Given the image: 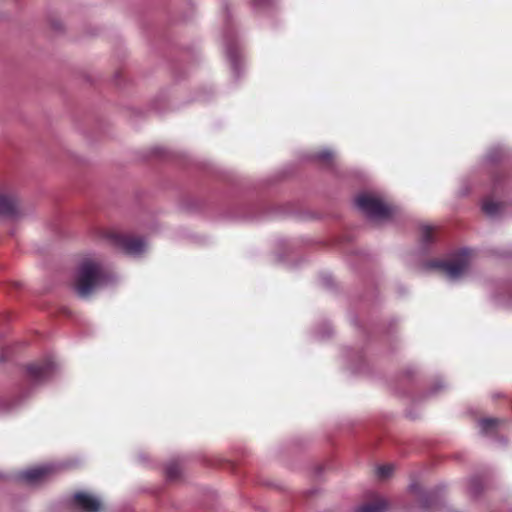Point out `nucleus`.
Wrapping results in <instances>:
<instances>
[{
  "label": "nucleus",
  "mask_w": 512,
  "mask_h": 512,
  "mask_svg": "<svg viewBox=\"0 0 512 512\" xmlns=\"http://www.w3.org/2000/svg\"><path fill=\"white\" fill-rule=\"evenodd\" d=\"M410 488H411L412 490H416V489H417V487H416L415 485H411V487H410Z\"/></svg>",
  "instance_id": "19"
},
{
  "label": "nucleus",
  "mask_w": 512,
  "mask_h": 512,
  "mask_svg": "<svg viewBox=\"0 0 512 512\" xmlns=\"http://www.w3.org/2000/svg\"><path fill=\"white\" fill-rule=\"evenodd\" d=\"M17 213V201L10 195H0V215L14 216Z\"/></svg>",
  "instance_id": "9"
},
{
  "label": "nucleus",
  "mask_w": 512,
  "mask_h": 512,
  "mask_svg": "<svg viewBox=\"0 0 512 512\" xmlns=\"http://www.w3.org/2000/svg\"><path fill=\"white\" fill-rule=\"evenodd\" d=\"M254 1V5L256 7H262L263 6V3H262V0H253Z\"/></svg>",
  "instance_id": "17"
},
{
  "label": "nucleus",
  "mask_w": 512,
  "mask_h": 512,
  "mask_svg": "<svg viewBox=\"0 0 512 512\" xmlns=\"http://www.w3.org/2000/svg\"><path fill=\"white\" fill-rule=\"evenodd\" d=\"M394 471V466L392 464L382 465L377 468V476L380 479L389 478Z\"/></svg>",
  "instance_id": "15"
},
{
  "label": "nucleus",
  "mask_w": 512,
  "mask_h": 512,
  "mask_svg": "<svg viewBox=\"0 0 512 512\" xmlns=\"http://www.w3.org/2000/svg\"><path fill=\"white\" fill-rule=\"evenodd\" d=\"M335 156V151L330 148H323L315 155V158L321 163L328 164L334 159Z\"/></svg>",
  "instance_id": "14"
},
{
  "label": "nucleus",
  "mask_w": 512,
  "mask_h": 512,
  "mask_svg": "<svg viewBox=\"0 0 512 512\" xmlns=\"http://www.w3.org/2000/svg\"><path fill=\"white\" fill-rule=\"evenodd\" d=\"M55 363L47 359L43 363H34L27 367V373L33 381H42L48 378L54 370Z\"/></svg>",
  "instance_id": "7"
},
{
  "label": "nucleus",
  "mask_w": 512,
  "mask_h": 512,
  "mask_svg": "<svg viewBox=\"0 0 512 512\" xmlns=\"http://www.w3.org/2000/svg\"><path fill=\"white\" fill-rule=\"evenodd\" d=\"M108 278V272L100 260L85 258L78 266L73 287L80 298L87 299L105 286Z\"/></svg>",
  "instance_id": "1"
},
{
  "label": "nucleus",
  "mask_w": 512,
  "mask_h": 512,
  "mask_svg": "<svg viewBox=\"0 0 512 512\" xmlns=\"http://www.w3.org/2000/svg\"><path fill=\"white\" fill-rule=\"evenodd\" d=\"M386 508V501L384 499H377L373 503H369L360 507L358 512H383Z\"/></svg>",
  "instance_id": "13"
},
{
  "label": "nucleus",
  "mask_w": 512,
  "mask_h": 512,
  "mask_svg": "<svg viewBox=\"0 0 512 512\" xmlns=\"http://www.w3.org/2000/svg\"><path fill=\"white\" fill-rule=\"evenodd\" d=\"M482 208L487 215L494 217L500 212L501 204L492 198H487L483 201Z\"/></svg>",
  "instance_id": "12"
},
{
  "label": "nucleus",
  "mask_w": 512,
  "mask_h": 512,
  "mask_svg": "<svg viewBox=\"0 0 512 512\" xmlns=\"http://www.w3.org/2000/svg\"><path fill=\"white\" fill-rule=\"evenodd\" d=\"M356 204L371 220H385L392 214V207L376 193L366 192L360 194L356 199Z\"/></svg>",
  "instance_id": "4"
},
{
  "label": "nucleus",
  "mask_w": 512,
  "mask_h": 512,
  "mask_svg": "<svg viewBox=\"0 0 512 512\" xmlns=\"http://www.w3.org/2000/svg\"><path fill=\"white\" fill-rule=\"evenodd\" d=\"M500 420L497 418H484L479 421L481 432L484 434L493 433L500 424Z\"/></svg>",
  "instance_id": "11"
},
{
  "label": "nucleus",
  "mask_w": 512,
  "mask_h": 512,
  "mask_svg": "<svg viewBox=\"0 0 512 512\" xmlns=\"http://www.w3.org/2000/svg\"><path fill=\"white\" fill-rule=\"evenodd\" d=\"M2 409H3V410H5V411H9V410H11L12 408H11V407H6V405H3Z\"/></svg>",
  "instance_id": "18"
},
{
  "label": "nucleus",
  "mask_w": 512,
  "mask_h": 512,
  "mask_svg": "<svg viewBox=\"0 0 512 512\" xmlns=\"http://www.w3.org/2000/svg\"><path fill=\"white\" fill-rule=\"evenodd\" d=\"M419 240L422 249H426L435 240L434 228L429 225H422L419 231Z\"/></svg>",
  "instance_id": "10"
},
{
  "label": "nucleus",
  "mask_w": 512,
  "mask_h": 512,
  "mask_svg": "<svg viewBox=\"0 0 512 512\" xmlns=\"http://www.w3.org/2000/svg\"><path fill=\"white\" fill-rule=\"evenodd\" d=\"M226 65H228L231 78L238 81L246 71V56L244 45L231 38L226 32Z\"/></svg>",
  "instance_id": "5"
},
{
  "label": "nucleus",
  "mask_w": 512,
  "mask_h": 512,
  "mask_svg": "<svg viewBox=\"0 0 512 512\" xmlns=\"http://www.w3.org/2000/svg\"><path fill=\"white\" fill-rule=\"evenodd\" d=\"M166 474L170 479L176 478L180 474V467L177 463H169L166 466Z\"/></svg>",
  "instance_id": "16"
},
{
  "label": "nucleus",
  "mask_w": 512,
  "mask_h": 512,
  "mask_svg": "<svg viewBox=\"0 0 512 512\" xmlns=\"http://www.w3.org/2000/svg\"><path fill=\"white\" fill-rule=\"evenodd\" d=\"M71 504L80 512H99L101 502L98 498L86 492H78L74 495Z\"/></svg>",
  "instance_id": "6"
},
{
  "label": "nucleus",
  "mask_w": 512,
  "mask_h": 512,
  "mask_svg": "<svg viewBox=\"0 0 512 512\" xmlns=\"http://www.w3.org/2000/svg\"><path fill=\"white\" fill-rule=\"evenodd\" d=\"M473 260V252L462 248L449 254L445 259L428 262L427 267L440 269L449 280L456 281L469 272Z\"/></svg>",
  "instance_id": "2"
},
{
  "label": "nucleus",
  "mask_w": 512,
  "mask_h": 512,
  "mask_svg": "<svg viewBox=\"0 0 512 512\" xmlns=\"http://www.w3.org/2000/svg\"><path fill=\"white\" fill-rule=\"evenodd\" d=\"M102 236L114 248L132 257H139L147 250V243L141 237L132 236L116 230L104 231Z\"/></svg>",
  "instance_id": "3"
},
{
  "label": "nucleus",
  "mask_w": 512,
  "mask_h": 512,
  "mask_svg": "<svg viewBox=\"0 0 512 512\" xmlns=\"http://www.w3.org/2000/svg\"><path fill=\"white\" fill-rule=\"evenodd\" d=\"M52 471V466L42 465L22 471L19 478L27 484H37L44 480Z\"/></svg>",
  "instance_id": "8"
},
{
  "label": "nucleus",
  "mask_w": 512,
  "mask_h": 512,
  "mask_svg": "<svg viewBox=\"0 0 512 512\" xmlns=\"http://www.w3.org/2000/svg\"><path fill=\"white\" fill-rule=\"evenodd\" d=\"M473 492H474V493H477V488H476V487H475V488H473Z\"/></svg>",
  "instance_id": "20"
}]
</instances>
